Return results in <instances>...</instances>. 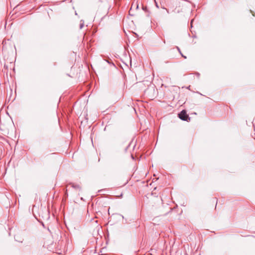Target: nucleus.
<instances>
[{"label":"nucleus","mask_w":255,"mask_h":255,"mask_svg":"<svg viewBox=\"0 0 255 255\" xmlns=\"http://www.w3.org/2000/svg\"><path fill=\"white\" fill-rule=\"evenodd\" d=\"M71 185V187H72L74 188L80 189V187L79 185H74V184H72Z\"/></svg>","instance_id":"2"},{"label":"nucleus","mask_w":255,"mask_h":255,"mask_svg":"<svg viewBox=\"0 0 255 255\" xmlns=\"http://www.w3.org/2000/svg\"><path fill=\"white\" fill-rule=\"evenodd\" d=\"M84 25V21L83 20H81L80 24V28L81 29Z\"/></svg>","instance_id":"3"},{"label":"nucleus","mask_w":255,"mask_h":255,"mask_svg":"<svg viewBox=\"0 0 255 255\" xmlns=\"http://www.w3.org/2000/svg\"><path fill=\"white\" fill-rule=\"evenodd\" d=\"M155 4H156V7L159 8V6H158V5L157 3L155 1Z\"/></svg>","instance_id":"7"},{"label":"nucleus","mask_w":255,"mask_h":255,"mask_svg":"<svg viewBox=\"0 0 255 255\" xmlns=\"http://www.w3.org/2000/svg\"><path fill=\"white\" fill-rule=\"evenodd\" d=\"M138 8V4H135V8L136 9H137Z\"/></svg>","instance_id":"6"},{"label":"nucleus","mask_w":255,"mask_h":255,"mask_svg":"<svg viewBox=\"0 0 255 255\" xmlns=\"http://www.w3.org/2000/svg\"><path fill=\"white\" fill-rule=\"evenodd\" d=\"M133 7V4H132L131 5V7L129 11V14L130 15H133V14L131 13V11H132V8Z\"/></svg>","instance_id":"4"},{"label":"nucleus","mask_w":255,"mask_h":255,"mask_svg":"<svg viewBox=\"0 0 255 255\" xmlns=\"http://www.w3.org/2000/svg\"><path fill=\"white\" fill-rule=\"evenodd\" d=\"M179 118L183 120L186 121H187V119H188V116L186 114V112L185 111L183 110L178 115Z\"/></svg>","instance_id":"1"},{"label":"nucleus","mask_w":255,"mask_h":255,"mask_svg":"<svg viewBox=\"0 0 255 255\" xmlns=\"http://www.w3.org/2000/svg\"><path fill=\"white\" fill-rule=\"evenodd\" d=\"M131 157H132V158L133 159H134V157H133V155H131Z\"/></svg>","instance_id":"9"},{"label":"nucleus","mask_w":255,"mask_h":255,"mask_svg":"<svg viewBox=\"0 0 255 255\" xmlns=\"http://www.w3.org/2000/svg\"><path fill=\"white\" fill-rule=\"evenodd\" d=\"M181 56H182L183 57H184L185 59H186V56H185L183 55L182 53L181 54Z\"/></svg>","instance_id":"8"},{"label":"nucleus","mask_w":255,"mask_h":255,"mask_svg":"<svg viewBox=\"0 0 255 255\" xmlns=\"http://www.w3.org/2000/svg\"><path fill=\"white\" fill-rule=\"evenodd\" d=\"M177 49L178 50V51H179V52L180 53V54L182 53L181 52V50L180 49V48L178 47H177Z\"/></svg>","instance_id":"5"}]
</instances>
